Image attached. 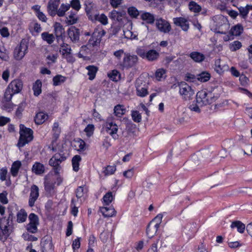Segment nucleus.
Here are the masks:
<instances>
[{
    "instance_id": "obj_1",
    "label": "nucleus",
    "mask_w": 252,
    "mask_h": 252,
    "mask_svg": "<svg viewBox=\"0 0 252 252\" xmlns=\"http://www.w3.org/2000/svg\"><path fill=\"white\" fill-rule=\"evenodd\" d=\"M218 95H215L211 92H207L205 90L199 91L196 95V103L200 106L212 104L215 102L218 98Z\"/></svg>"
},
{
    "instance_id": "obj_2",
    "label": "nucleus",
    "mask_w": 252,
    "mask_h": 252,
    "mask_svg": "<svg viewBox=\"0 0 252 252\" xmlns=\"http://www.w3.org/2000/svg\"><path fill=\"white\" fill-rule=\"evenodd\" d=\"M19 128L20 137L17 143V146L19 148H21L33 140V132L32 129L26 127L23 124L20 125Z\"/></svg>"
},
{
    "instance_id": "obj_3",
    "label": "nucleus",
    "mask_w": 252,
    "mask_h": 252,
    "mask_svg": "<svg viewBox=\"0 0 252 252\" xmlns=\"http://www.w3.org/2000/svg\"><path fill=\"white\" fill-rule=\"evenodd\" d=\"M105 131L115 140L118 139L119 136L117 134L118 126L115 123V118L112 116H108L103 125Z\"/></svg>"
},
{
    "instance_id": "obj_4",
    "label": "nucleus",
    "mask_w": 252,
    "mask_h": 252,
    "mask_svg": "<svg viewBox=\"0 0 252 252\" xmlns=\"http://www.w3.org/2000/svg\"><path fill=\"white\" fill-rule=\"evenodd\" d=\"M138 62L137 55L130 53H125L122 61L119 62V65L123 69H128L135 67Z\"/></svg>"
},
{
    "instance_id": "obj_5",
    "label": "nucleus",
    "mask_w": 252,
    "mask_h": 252,
    "mask_svg": "<svg viewBox=\"0 0 252 252\" xmlns=\"http://www.w3.org/2000/svg\"><path fill=\"white\" fill-rule=\"evenodd\" d=\"M66 158V157L63 154H56L50 159L49 164L53 167L55 174H59L61 170L60 165L62 162L64 161Z\"/></svg>"
},
{
    "instance_id": "obj_6",
    "label": "nucleus",
    "mask_w": 252,
    "mask_h": 252,
    "mask_svg": "<svg viewBox=\"0 0 252 252\" xmlns=\"http://www.w3.org/2000/svg\"><path fill=\"white\" fill-rule=\"evenodd\" d=\"M106 33L101 26H97L94 29L91 38L89 40V44H92L93 47L96 46L100 42L101 39Z\"/></svg>"
},
{
    "instance_id": "obj_7",
    "label": "nucleus",
    "mask_w": 252,
    "mask_h": 252,
    "mask_svg": "<svg viewBox=\"0 0 252 252\" xmlns=\"http://www.w3.org/2000/svg\"><path fill=\"white\" fill-rule=\"evenodd\" d=\"M179 93L183 98L185 100H189L194 94V92L190 86L185 82H181L179 83Z\"/></svg>"
},
{
    "instance_id": "obj_8",
    "label": "nucleus",
    "mask_w": 252,
    "mask_h": 252,
    "mask_svg": "<svg viewBox=\"0 0 252 252\" xmlns=\"http://www.w3.org/2000/svg\"><path fill=\"white\" fill-rule=\"evenodd\" d=\"M29 223L27 225L28 231L35 233L37 231V226L39 224V220L37 215L31 213L29 216Z\"/></svg>"
},
{
    "instance_id": "obj_9",
    "label": "nucleus",
    "mask_w": 252,
    "mask_h": 252,
    "mask_svg": "<svg viewBox=\"0 0 252 252\" xmlns=\"http://www.w3.org/2000/svg\"><path fill=\"white\" fill-rule=\"evenodd\" d=\"M5 217L0 219V240L5 241L11 233V230L9 229L10 225L8 222L5 223Z\"/></svg>"
},
{
    "instance_id": "obj_10",
    "label": "nucleus",
    "mask_w": 252,
    "mask_h": 252,
    "mask_svg": "<svg viewBox=\"0 0 252 252\" xmlns=\"http://www.w3.org/2000/svg\"><path fill=\"white\" fill-rule=\"evenodd\" d=\"M28 45L26 43L21 42L20 45L17 47L14 51V57L17 60H21L25 55L28 50Z\"/></svg>"
},
{
    "instance_id": "obj_11",
    "label": "nucleus",
    "mask_w": 252,
    "mask_h": 252,
    "mask_svg": "<svg viewBox=\"0 0 252 252\" xmlns=\"http://www.w3.org/2000/svg\"><path fill=\"white\" fill-rule=\"evenodd\" d=\"M158 216H156L148 224L146 232L149 238H153L158 231Z\"/></svg>"
},
{
    "instance_id": "obj_12",
    "label": "nucleus",
    "mask_w": 252,
    "mask_h": 252,
    "mask_svg": "<svg viewBox=\"0 0 252 252\" xmlns=\"http://www.w3.org/2000/svg\"><path fill=\"white\" fill-rule=\"evenodd\" d=\"M39 197V189L38 187L35 185H33L32 186L30 190V194L29 198V205L30 207H32L34 206V203L38 197Z\"/></svg>"
},
{
    "instance_id": "obj_13",
    "label": "nucleus",
    "mask_w": 252,
    "mask_h": 252,
    "mask_svg": "<svg viewBox=\"0 0 252 252\" xmlns=\"http://www.w3.org/2000/svg\"><path fill=\"white\" fill-rule=\"evenodd\" d=\"M60 0H50L48 3L47 10L51 17L56 15L57 10L59 7Z\"/></svg>"
},
{
    "instance_id": "obj_14",
    "label": "nucleus",
    "mask_w": 252,
    "mask_h": 252,
    "mask_svg": "<svg viewBox=\"0 0 252 252\" xmlns=\"http://www.w3.org/2000/svg\"><path fill=\"white\" fill-rule=\"evenodd\" d=\"M67 34L72 42L76 43L79 41L80 30L75 26H71L68 29Z\"/></svg>"
},
{
    "instance_id": "obj_15",
    "label": "nucleus",
    "mask_w": 252,
    "mask_h": 252,
    "mask_svg": "<svg viewBox=\"0 0 252 252\" xmlns=\"http://www.w3.org/2000/svg\"><path fill=\"white\" fill-rule=\"evenodd\" d=\"M157 47V42H154L151 44L149 46L150 49L147 51L145 59L151 61L157 59L158 57Z\"/></svg>"
},
{
    "instance_id": "obj_16",
    "label": "nucleus",
    "mask_w": 252,
    "mask_h": 252,
    "mask_svg": "<svg viewBox=\"0 0 252 252\" xmlns=\"http://www.w3.org/2000/svg\"><path fill=\"white\" fill-rule=\"evenodd\" d=\"M175 25L181 27L184 31H187L189 29V24L188 20L183 17H177L173 18Z\"/></svg>"
},
{
    "instance_id": "obj_17",
    "label": "nucleus",
    "mask_w": 252,
    "mask_h": 252,
    "mask_svg": "<svg viewBox=\"0 0 252 252\" xmlns=\"http://www.w3.org/2000/svg\"><path fill=\"white\" fill-rule=\"evenodd\" d=\"M13 92L16 94L20 93L23 89V82L20 79H15L8 85Z\"/></svg>"
},
{
    "instance_id": "obj_18",
    "label": "nucleus",
    "mask_w": 252,
    "mask_h": 252,
    "mask_svg": "<svg viewBox=\"0 0 252 252\" xmlns=\"http://www.w3.org/2000/svg\"><path fill=\"white\" fill-rule=\"evenodd\" d=\"M171 30L169 23L162 18H158V30L164 33H168Z\"/></svg>"
},
{
    "instance_id": "obj_19",
    "label": "nucleus",
    "mask_w": 252,
    "mask_h": 252,
    "mask_svg": "<svg viewBox=\"0 0 252 252\" xmlns=\"http://www.w3.org/2000/svg\"><path fill=\"white\" fill-rule=\"evenodd\" d=\"M215 66V71L220 74L229 69L228 65L225 64H222L220 59L216 60Z\"/></svg>"
},
{
    "instance_id": "obj_20",
    "label": "nucleus",
    "mask_w": 252,
    "mask_h": 252,
    "mask_svg": "<svg viewBox=\"0 0 252 252\" xmlns=\"http://www.w3.org/2000/svg\"><path fill=\"white\" fill-rule=\"evenodd\" d=\"M86 146L85 141L80 138L74 139L72 143V146L80 152H83L86 150Z\"/></svg>"
},
{
    "instance_id": "obj_21",
    "label": "nucleus",
    "mask_w": 252,
    "mask_h": 252,
    "mask_svg": "<svg viewBox=\"0 0 252 252\" xmlns=\"http://www.w3.org/2000/svg\"><path fill=\"white\" fill-rule=\"evenodd\" d=\"M140 80L138 79L136 82V94L140 97H144L148 94L147 87L145 85L143 86L139 85Z\"/></svg>"
},
{
    "instance_id": "obj_22",
    "label": "nucleus",
    "mask_w": 252,
    "mask_h": 252,
    "mask_svg": "<svg viewBox=\"0 0 252 252\" xmlns=\"http://www.w3.org/2000/svg\"><path fill=\"white\" fill-rule=\"evenodd\" d=\"M100 212L104 217H112L116 214V211L112 207H101L99 209Z\"/></svg>"
},
{
    "instance_id": "obj_23",
    "label": "nucleus",
    "mask_w": 252,
    "mask_h": 252,
    "mask_svg": "<svg viewBox=\"0 0 252 252\" xmlns=\"http://www.w3.org/2000/svg\"><path fill=\"white\" fill-rule=\"evenodd\" d=\"M32 171L36 175H41L45 172V167L43 164L36 162L32 167Z\"/></svg>"
},
{
    "instance_id": "obj_24",
    "label": "nucleus",
    "mask_w": 252,
    "mask_h": 252,
    "mask_svg": "<svg viewBox=\"0 0 252 252\" xmlns=\"http://www.w3.org/2000/svg\"><path fill=\"white\" fill-rule=\"evenodd\" d=\"M48 118V114L43 112H39L36 114L34 118V122L37 125H41L45 122Z\"/></svg>"
},
{
    "instance_id": "obj_25",
    "label": "nucleus",
    "mask_w": 252,
    "mask_h": 252,
    "mask_svg": "<svg viewBox=\"0 0 252 252\" xmlns=\"http://www.w3.org/2000/svg\"><path fill=\"white\" fill-rule=\"evenodd\" d=\"M189 57L195 62L200 63L203 61L205 58L204 54L198 52H192L190 53Z\"/></svg>"
},
{
    "instance_id": "obj_26",
    "label": "nucleus",
    "mask_w": 252,
    "mask_h": 252,
    "mask_svg": "<svg viewBox=\"0 0 252 252\" xmlns=\"http://www.w3.org/2000/svg\"><path fill=\"white\" fill-rule=\"evenodd\" d=\"M21 166V162L19 160H16L12 163L10 168V173L12 176L16 177L18 175Z\"/></svg>"
},
{
    "instance_id": "obj_27",
    "label": "nucleus",
    "mask_w": 252,
    "mask_h": 252,
    "mask_svg": "<svg viewBox=\"0 0 252 252\" xmlns=\"http://www.w3.org/2000/svg\"><path fill=\"white\" fill-rule=\"evenodd\" d=\"M86 69L88 71V75L89 76V80H94L96 74L98 70V67L96 66L92 65L86 66Z\"/></svg>"
},
{
    "instance_id": "obj_28",
    "label": "nucleus",
    "mask_w": 252,
    "mask_h": 252,
    "mask_svg": "<svg viewBox=\"0 0 252 252\" xmlns=\"http://www.w3.org/2000/svg\"><path fill=\"white\" fill-rule=\"evenodd\" d=\"M239 13L242 18L246 19L250 10H252V5L247 4L246 6H240L238 7Z\"/></svg>"
},
{
    "instance_id": "obj_29",
    "label": "nucleus",
    "mask_w": 252,
    "mask_h": 252,
    "mask_svg": "<svg viewBox=\"0 0 252 252\" xmlns=\"http://www.w3.org/2000/svg\"><path fill=\"white\" fill-rule=\"evenodd\" d=\"M108 78L114 82H117L120 80L121 74L119 71L114 69L107 73Z\"/></svg>"
},
{
    "instance_id": "obj_30",
    "label": "nucleus",
    "mask_w": 252,
    "mask_h": 252,
    "mask_svg": "<svg viewBox=\"0 0 252 252\" xmlns=\"http://www.w3.org/2000/svg\"><path fill=\"white\" fill-rule=\"evenodd\" d=\"M41 246L43 252H52L53 250V245L50 239H47L42 241Z\"/></svg>"
},
{
    "instance_id": "obj_31",
    "label": "nucleus",
    "mask_w": 252,
    "mask_h": 252,
    "mask_svg": "<svg viewBox=\"0 0 252 252\" xmlns=\"http://www.w3.org/2000/svg\"><path fill=\"white\" fill-rule=\"evenodd\" d=\"M78 17L76 13L71 11L69 15L66 17L65 23L68 25H73L77 23Z\"/></svg>"
},
{
    "instance_id": "obj_32",
    "label": "nucleus",
    "mask_w": 252,
    "mask_h": 252,
    "mask_svg": "<svg viewBox=\"0 0 252 252\" xmlns=\"http://www.w3.org/2000/svg\"><path fill=\"white\" fill-rule=\"evenodd\" d=\"M70 8V5L68 3H62L60 8H58L57 10L56 15H57L59 17L63 16L65 12L68 11Z\"/></svg>"
},
{
    "instance_id": "obj_33",
    "label": "nucleus",
    "mask_w": 252,
    "mask_h": 252,
    "mask_svg": "<svg viewBox=\"0 0 252 252\" xmlns=\"http://www.w3.org/2000/svg\"><path fill=\"white\" fill-rule=\"evenodd\" d=\"M141 18L142 20L146 22L148 24H153L155 21L154 15L149 12H143L141 14Z\"/></svg>"
},
{
    "instance_id": "obj_34",
    "label": "nucleus",
    "mask_w": 252,
    "mask_h": 252,
    "mask_svg": "<svg viewBox=\"0 0 252 252\" xmlns=\"http://www.w3.org/2000/svg\"><path fill=\"white\" fill-rule=\"evenodd\" d=\"M243 27L241 24H237L231 28L230 33L232 35L239 36L243 32Z\"/></svg>"
},
{
    "instance_id": "obj_35",
    "label": "nucleus",
    "mask_w": 252,
    "mask_h": 252,
    "mask_svg": "<svg viewBox=\"0 0 252 252\" xmlns=\"http://www.w3.org/2000/svg\"><path fill=\"white\" fill-rule=\"evenodd\" d=\"M53 27L55 34L57 37L61 36L62 34L64 32V28H63V26L61 24V23L56 22L54 24Z\"/></svg>"
},
{
    "instance_id": "obj_36",
    "label": "nucleus",
    "mask_w": 252,
    "mask_h": 252,
    "mask_svg": "<svg viewBox=\"0 0 252 252\" xmlns=\"http://www.w3.org/2000/svg\"><path fill=\"white\" fill-rule=\"evenodd\" d=\"M17 221L18 223H23L25 222L27 218L28 215L26 211L21 209L17 214Z\"/></svg>"
},
{
    "instance_id": "obj_37",
    "label": "nucleus",
    "mask_w": 252,
    "mask_h": 252,
    "mask_svg": "<svg viewBox=\"0 0 252 252\" xmlns=\"http://www.w3.org/2000/svg\"><path fill=\"white\" fill-rule=\"evenodd\" d=\"M41 38L46 41L48 44H51L55 40V37L53 34L48 32H43L41 34Z\"/></svg>"
},
{
    "instance_id": "obj_38",
    "label": "nucleus",
    "mask_w": 252,
    "mask_h": 252,
    "mask_svg": "<svg viewBox=\"0 0 252 252\" xmlns=\"http://www.w3.org/2000/svg\"><path fill=\"white\" fill-rule=\"evenodd\" d=\"M126 109L124 105L118 104L115 106L114 108V113L115 115L118 117H121L126 113Z\"/></svg>"
},
{
    "instance_id": "obj_39",
    "label": "nucleus",
    "mask_w": 252,
    "mask_h": 252,
    "mask_svg": "<svg viewBox=\"0 0 252 252\" xmlns=\"http://www.w3.org/2000/svg\"><path fill=\"white\" fill-rule=\"evenodd\" d=\"M66 79V77L62 75H57L53 78V85L54 86L61 85L63 83Z\"/></svg>"
},
{
    "instance_id": "obj_40",
    "label": "nucleus",
    "mask_w": 252,
    "mask_h": 252,
    "mask_svg": "<svg viewBox=\"0 0 252 252\" xmlns=\"http://www.w3.org/2000/svg\"><path fill=\"white\" fill-rule=\"evenodd\" d=\"M42 83L39 80H36L33 84L32 90L35 96H38L41 93Z\"/></svg>"
},
{
    "instance_id": "obj_41",
    "label": "nucleus",
    "mask_w": 252,
    "mask_h": 252,
    "mask_svg": "<svg viewBox=\"0 0 252 252\" xmlns=\"http://www.w3.org/2000/svg\"><path fill=\"white\" fill-rule=\"evenodd\" d=\"M231 227L232 228L236 227L239 232L243 233L244 232L246 227L245 225L241 221L237 220L232 222Z\"/></svg>"
},
{
    "instance_id": "obj_42",
    "label": "nucleus",
    "mask_w": 252,
    "mask_h": 252,
    "mask_svg": "<svg viewBox=\"0 0 252 252\" xmlns=\"http://www.w3.org/2000/svg\"><path fill=\"white\" fill-rule=\"evenodd\" d=\"M81 160V158L79 155H75L72 159V164L73 170L77 172L79 169V163Z\"/></svg>"
},
{
    "instance_id": "obj_43",
    "label": "nucleus",
    "mask_w": 252,
    "mask_h": 252,
    "mask_svg": "<svg viewBox=\"0 0 252 252\" xmlns=\"http://www.w3.org/2000/svg\"><path fill=\"white\" fill-rule=\"evenodd\" d=\"M210 78V74L207 71H202L197 76V80L202 82L209 81Z\"/></svg>"
},
{
    "instance_id": "obj_44",
    "label": "nucleus",
    "mask_w": 252,
    "mask_h": 252,
    "mask_svg": "<svg viewBox=\"0 0 252 252\" xmlns=\"http://www.w3.org/2000/svg\"><path fill=\"white\" fill-rule=\"evenodd\" d=\"M94 19L100 22L103 25H106L108 23L107 17L104 14H95Z\"/></svg>"
},
{
    "instance_id": "obj_45",
    "label": "nucleus",
    "mask_w": 252,
    "mask_h": 252,
    "mask_svg": "<svg viewBox=\"0 0 252 252\" xmlns=\"http://www.w3.org/2000/svg\"><path fill=\"white\" fill-rule=\"evenodd\" d=\"M93 47L92 44H89V43L86 45L82 46L81 48L80 52L78 53V57L79 58H84L83 54L85 53L88 54L90 52L91 49L90 48Z\"/></svg>"
},
{
    "instance_id": "obj_46",
    "label": "nucleus",
    "mask_w": 252,
    "mask_h": 252,
    "mask_svg": "<svg viewBox=\"0 0 252 252\" xmlns=\"http://www.w3.org/2000/svg\"><path fill=\"white\" fill-rule=\"evenodd\" d=\"M189 9L195 13L199 12L201 10V7L194 1H191L189 3Z\"/></svg>"
},
{
    "instance_id": "obj_47",
    "label": "nucleus",
    "mask_w": 252,
    "mask_h": 252,
    "mask_svg": "<svg viewBox=\"0 0 252 252\" xmlns=\"http://www.w3.org/2000/svg\"><path fill=\"white\" fill-rule=\"evenodd\" d=\"M114 199L112 192L109 191L103 197V204L104 205H109Z\"/></svg>"
},
{
    "instance_id": "obj_48",
    "label": "nucleus",
    "mask_w": 252,
    "mask_h": 252,
    "mask_svg": "<svg viewBox=\"0 0 252 252\" xmlns=\"http://www.w3.org/2000/svg\"><path fill=\"white\" fill-rule=\"evenodd\" d=\"M15 94H16L8 86L4 93V98L6 101L10 102Z\"/></svg>"
},
{
    "instance_id": "obj_49",
    "label": "nucleus",
    "mask_w": 252,
    "mask_h": 252,
    "mask_svg": "<svg viewBox=\"0 0 252 252\" xmlns=\"http://www.w3.org/2000/svg\"><path fill=\"white\" fill-rule=\"evenodd\" d=\"M123 15V14L122 12L113 10L110 13L109 17L111 19L116 20L119 21L121 20V17H122Z\"/></svg>"
},
{
    "instance_id": "obj_50",
    "label": "nucleus",
    "mask_w": 252,
    "mask_h": 252,
    "mask_svg": "<svg viewBox=\"0 0 252 252\" xmlns=\"http://www.w3.org/2000/svg\"><path fill=\"white\" fill-rule=\"evenodd\" d=\"M52 131L53 133V136L55 139H57L61 133V129L59 127V124L58 122H55L53 124Z\"/></svg>"
},
{
    "instance_id": "obj_51",
    "label": "nucleus",
    "mask_w": 252,
    "mask_h": 252,
    "mask_svg": "<svg viewBox=\"0 0 252 252\" xmlns=\"http://www.w3.org/2000/svg\"><path fill=\"white\" fill-rule=\"evenodd\" d=\"M128 15L132 18H136L139 14L138 10L133 6L129 7L127 9Z\"/></svg>"
},
{
    "instance_id": "obj_52",
    "label": "nucleus",
    "mask_w": 252,
    "mask_h": 252,
    "mask_svg": "<svg viewBox=\"0 0 252 252\" xmlns=\"http://www.w3.org/2000/svg\"><path fill=\"white\" fill-rule=\"evenodd\" d=\"M94 126L93 124H89L84 129V131L86 133V135L90 137L94 134Z\"/></svg>"
},
{
    "instance_id": "obj_53",
    "label": "nucleus",
    "mask_w": 252,
    "mask_h": 252,
    "mask_svg": "<svg viewBox=\"0 0 252 252\" xmlns=\"http://www.w3.org/2000/svg\"><path fill=\"white\" fill-rule=\"evenodd\" d=\"M116 170V167L115 166L108 165L105 168L103 173L105 175L108 176L114 174Z\"/></svg>"
},
{
    "instance_id": "obj_54",
    "label": "nucleus",
    "mask_w": 252,
    "mask_h": 252,
    "mask_svg": "<svg viewBox=\"0 0 252 252\" xmlns=\"http://www.w3.org/2000/svg\"><path fill=\"white\" fill-rule=\"evenodd\" d=\"M131 117L133 121L136 123L141 122L142 119L141 115L138 111H132Z\"/></svg>"
},
{
    "instance_id": "obj_55",
    "label": "nucleus",
    "mask_w": 252,
    "mask_h": 252,
    "mask_svg": "<svg viewBox=\"0 0 252 252\" xmlns=\"http://www.w3.org/2000/svg\"><path fill=\"white\" fill-rule=\"evenodd\" d=\"M71 51V48L68 44L63 43L61 46L60 52L62 53L63 56L70 53Z\"/></svg>"
},
{
    "instance_id": "obj_56",
    "label": "nucleus",
    "mask_w": 252,
    "mask_h": 252,
    "mask_svg": "<svg viewBox=\"0 0 252 252\" xmlns=\"http://www.w3.org/2000/svg\"><path fill=\"white\" fill-rule=\"evenodd\" d=\"M242 47V44L239 41H235L230 44V49L232 51H236Z\"/></svg>"
},
{
    "instance_id": "obj_57",
    "label": "nucleus",
    "mask_w": 252,
    "mask_h": 252,
    "mask_svg": "<svg viewBox=\"0 0 252 252\" xmlns=\"http://www.w3.org/2000/svg\"><path fill=\"white\" fill-rule=\"evenodd\" d=\"M69 4L70 5V7L77 11H78L81 8V4L79 0H72Z\"/></svg>"
},
{
    "instance_id": "obj_58",
    "label": "nucleus",
    "mask_w": 252,
    "mask_h": 252,
    "mask_svg": "<svg viewBox=\"0 0 252 252\" xmlns=\"http://www.w3.org/2000/svg\"><path fill=\"white\" fill-rule=\"evenodd\" d=\"M197 79V77L193 74L187 73L185 76V80L189 82H194Z\"/></svg>"
},
{
    "instance_id": "obj_59",
    "label": "nucleus",
    "mask_w": 252,
    "mask_h": 252,
    "mask_svg": "<svg viewBox=\"0 0 252 252\" xmlns=\"http://www.w3.org/2000/svg\"><path fill=\"white\" fill-rule=\"evenodd\" d=\"M7 193L6 191H3L0 193V202L3 204H6L8 202L7 197Z\"/></svg>"
},
{
    "instance_id": "obj_60",
    "label": "nucleus",
    "mask_w": 252,
    "mask_h": 252,
    "mask_svg": "<svg viewBox=\"0 0 252 252\" xmlns=\"http://www.w3.org/2000/svg\"><path fill=\"white\" fill-rule=\"evenodd\" d=\"M166 70L163 68L158 69V81L164 80L166 77Z\"/></svg>"
},
{
    "instance_id": "obj_61",
    "label": "nucleus",
    "mask_w": 252,
    "mask_h": 252,
    "mask_svg": "<svg viewBox=\"0 0 252 252\" xmlns=\"http://www.w3.org/2000/svg\"><path fill=\"white\" fill-rule=\"evenodd\" d=\"M7 170L5 168H2L0 170V180L2 181L6 180Z\"/></svg>"
},
{
    "instance_id": "obj_62",
    "label": "nucleus",
    "mask_w": 252,
    "mask_h": 252,
    "mask_svg": "<svg viewBox=\"0 0 252 252\" xmlns=\"http://www.w3.org/2000/svg\"><path fill=\"white\" fill-rule=\"evenodd\" d=\"M80 239L81 238L77 237L75 239L72 243V247L74 251L75 250L78 249L80 247Z\"/></svg>"
},
{
    "instance_id": "obj_63",
    "label": "nucleus",
    "mask_w": 252,
    "mask_h": 252,
    "mask_svg": "<svg viewBox=\"0 0 252 252\" xmlns=\"http://www.w3.org/2000/svg\"><path fill=\"white\" fill-rule=\"evenodd\" d=\"M57 58H58V55L57 54L48 55L47 56L46 59L47 60L50 61L47 63L48 64L55 63L56 62Z\"/></svg>"
},
{
    "instance_id": "obj_64",
    "label": "nucleus",
    "mask_w": 252,
    "mask_h": 252,
    "mask_svg": "<svg viewBox=\"0 0 252 252\" xmlns=\"http://www.w3.org/2000/svg\"><path fill=\"white\" fill-rule=\"evenodd\" d=\"M124 51L123 49H120L119 50L116 51L114 52L113 55L115 56V58L120 61L123 55L124 56Z\"/></svg>"
}]
</instances>
